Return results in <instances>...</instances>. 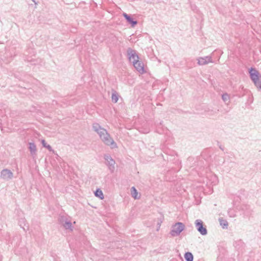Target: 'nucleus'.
<instances>
[{"label":"nucleus","mask_w":261,"mask_h":261,"mask_svg":"<svg viewBox=\"0 0 261 261\" xmlns=\"http://www.w3.org/2000/svg\"><path fill=\"white\" fill-rule=\"evenodd\" d=\"M13 177V173L12 172L8 169H4L2 170L1 172V177L5 180H9L12 179Z\"/></svg>","instance_id":"obj_7"},{"label":"nucleus","mask_w":261,"mask_h":261,"mask_svg":"<svg viewBox=\"0 0 261 261\" xmlns=\"http://www.w3.org/2000/svg\"><path fill=\"white\" fill-rule=\"evenodd\" d=\"M112 101L114 102H117L118 100V95L116 93H112Z\"/></svg>","instance_id":"obj_19"},{"label":"nucleus","mask_w":261,"mask_h":261,"mask_svg":"<svg viewBox=\"0 0 261 261\" xmlns=\"http://www.w3.org/2000/svg\"><path fill=\"white\" fill-rule=\"evenodd\" d=\"M60 221L63 225L64 227L66 229H70V230H72V223L70 221L68 220L66 218H64L63 217H61L60 218Z\"/></svg>","instance_id":"obj_9"},{"label":"nucleus","mask_w":261,"mask_h":261,"mask_svg":"<svg viewBox=\"0 0 261 261\" xmlns=\"http://www.w3.org/2000/svg\"><path fill=\"white\" fill-rule=\"evenodd\" d=\"M41 143L43 147L47 148L48 150H49L50 151H53L54 153H55L54 150L52 149L51 147L49 145H47L44 140H42L41 141Z\"/></svg>","instance_id":"obj_18"},{"label":"nucleus","mask_w":261,"mask_h":261,"mask_svg":"<svg viewBox=\"0 0 261 261\" xmlns=\"http://www.w3.org/2000/svg\"><path fill=\"white\" fill-rule=\"evenodd\" d=\"M29 149L31 156L34 158L37 155V148L36 145L32 142L29 143Z\"/></svg>","instance_id":"obj_11"},{"label":"nucleus","mask_w":261,"mask_h":261,"mask_svg":"<svg viewBox=\"0 0 261 261\" xmlns=\"http://www.w3.org/2000/svg\"><path fill=\"white\" fill-rule=\"evenodd\" d=\"M219 220L220 224L222 227L223 228H227L228 226V222L226 220H224L223 219H219Z\"/></svg>","instance_id":"obj_16"},{"label":"nucleus","mask_w":261,"mask_h":261,"mask_svg":"<svg viewBox=\"0 0 261 261\" xmlns=\"http://www.w3.org/2000/svg\"><path fill=\"white\" fill-rule=\"evenodd\" d=\"M250 77L257 89L261 90V75L258 71L251 68L249 70Z\"/></svg>","instance_id":"obj_2"},{"label":"nucleus","mask_w":261,"mask_h":261,"mask_svg":"<svg viewBox=\"0 0 261 261\" xmlns=\"http://www.w3.org/2000/svg\"><path fill=\"white\" fill-rule=\"evenodd\" d=\"M95 196L99 197L100 199H103L104 198L103 193L100 189H97L95 192Z\"/></svg>","instance_id":"obj_15"},{"label":"nucleus","mask_w":261,"mask_h":261,"mask_svg":"<svg viewBox=\"0 0 261 261\" xmlns=\"http://www.w3.org/2000/svg\"><path fill=\"white\" fill-rule=\"evenodd\" d=\"M198 64L199 65H204L209 63H213L212 56H206L204 57H200L197 59Z\"/></svg>","instance_id":"obj_8"},{"label":"nucleus","mask_w":261,"mask_h":261,"mask_svg":"<svg viewBox=\"0 0 261 261\" xmlns=\"http://www.w3.org/2000/svg\"><path fill=\"white\" fill-rule=\"evenodd\" d=\"M158 224H159V228L160 227V224L159 223Z\"/></svg>","instance_id":"obj_21"},{"label":"nucleus","mask_w":261,"mask_h":261,"mask_svg":"<svg viewBox=\"0 0 261 261\" xmlns=\"http://www.w3.org/2000/svg\"><path fill=\"white\" fill-rule=\"evenodd\" d=\"M123 16L125 18L127 22L132 24V27H134L136 24H137V21L136 20H134L130 17V16L127 15L126 13H124L123 14Z\"/></svg>","instance_id":"obj_12"},{"label":"nucleus","mask_w":261,"mask_h":261,"mask_svg":"<svg viewBox=\"0 0 261 261\" xmlns=\"http://www.w3.org/2000/svg\"><path fill=\"white\" fill-rule=\"evenodd\" d=\"M222 98L226 104H228V103L229 102V96L228 94H223L222 96Z\"/></svg>","instance_id":"obj_17"},{"label":"nucleus","mask_w":261,"mask_h":261,"mask_svg":"<svg viewBox=\"0 0 261 261\" xmlns=\"http://www.w3.org/2000/svg\"><path fill=\"white\" fill-rule=\"evenodd\" d=\"M212 178L213 180V182H215V184H216L217 182V177L216 175H214L212 176Z\"/></svg>","instance_id":"obj_20"},{"label":"nucleus","mask_w":261,"mask_h":261,"mask_svg":"<svg viewBox=\"0 0 261 261\" xmlns=\"http://www.w3.org/2000/svg\"><path fill=\"white\" fill-rule=\"evenodd\" d=\"M127 54L129 61L133 64L139 60V58L136 50L129 48L127 49Z\"/></svg>","instance_id":"obj_5"},{"label":"nucleus","mask_w":261,"mask_h":261,"mask_svg":"<svg viewBox=\"0 0 261 261\" xmlns=\"http://www.w3.org/2000/svg\"><path fill=\"white\" fill-rule=\"evenodd\" d=\"M185 225L181 222L176 223L173 226L170 232L171 236L175 237L179 235L184 230Z\"/></svg>","instance_id":"obj_3"},{"label":"nucleus","mask_w":261,"mask_h":261,"mask_svg":"<svg viewBox=\"0 0 261 261\" xmlns=\"http://www.w3.org/2000/svg\"><path fill=\"white\" fill-rule=\"evenodd\" d=\"M93 130L99 135L102 142L106 145L109 146L112 149L117 148V145L107 130L101 127L99 124H93Z\"/></svg>","instance_id":"obj_1"},{"label":"nucleus","mask_w":261,"mask_h":261,"mask_svg":"<svg viewBox=\"0 0 261 261\" xmlns=\"http://www.w3.org/2000/svg\"><path fill=\"white\" fill-rule=\"evenodd\" d=\"M184 257L187 261H193V255L190 252H186L184 255Z\"/></svg>","instance_id":"obj_14"},{"label":"nucleus","mask_w":261,"mask_h":261,"mask_svg":"<svg viewBox=\"0 0 261 261\" xmlns=\"http://www.w3.org/2000/svg\"><path fill=\"white\" fill-rule=\"evenodd\" d=\"M195 224L197 230L201 235L205 236L207 234V229L205 227L203 226V222L201 220H196L195 222Z\"/></svg>","instance_id":"obj_4"},{"label":"nucleus","mask_w":261,"mask_h":261,"mask_svg":"<svg viewBox=\"0 0 261 261\" xmlns=\"http://www.w3.org/2000/svg\"><path fill=\"white\" fill-rule=\"evenodd\" d=\"M104 159L106 161V165L108 166L109 170L111 172H113L115 169V161L108 154L105 155Z\"/></svg>","instance_id":"obj_6"},{"label":"nucleus","mask_w":261,"mask_h":261,"mask_svg":"<svg viewBox=\"0 0 261 261\" xmlns=\"http://www.w3.org/2000/svg\"><path fill=\"white\" fill-rule=\"evenodd\" d=\"M133 65L140 73L142 74L144 72V64L142 61L138 60L134 62Z\"/></svg>","instance_id":"obj_10"},{"label":"nucleus","mask_w":261,"mask_h":261,"mask_svg":"<svg viewBox=\"0 0 261 261\" xmlns=\"http://www.w3.org/2000/svg\"><path fill=\"white\" fill-rule=\"evenodd\" d=\"M130 192L132 196L135 199H138L140 198V196L138 195V193L136 189L133 187L130 189Z\"/></svg>","instance_id":"obj_13"}]
</instances>
